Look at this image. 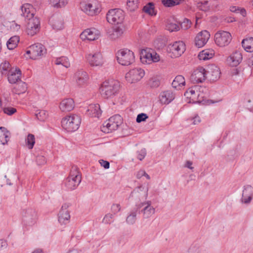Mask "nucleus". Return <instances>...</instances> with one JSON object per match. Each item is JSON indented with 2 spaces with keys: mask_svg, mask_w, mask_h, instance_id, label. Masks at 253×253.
<instances>
[{
  "mask_svg": "<svg viewBox=\"0 0 253 253\" xmlns=\"http://www.w3.org/2000/svg\"><path fill=\"white\" fill-rule=\"evenodd\" d=\"M21 16L25 18L27 23L26 32L28 35L33 36L36 34L41 28L40 21L38 17L34 16V11L32 5L25 3L21 7Z\"/></svg>",
  "mask_w": 253,
  "mask_h": 253,
  "instance_id": "1",
  "label": "nucleus"
},
{
  "mask_svg": "<svg viewBox=\"0 0 253 253\" xmlns=\"http://www.w3.org/2000/svg\"><path fill=\"white\" fill-rule=\"evenodd\" d=\"M120 84L117 81H105L100 87V93L105 98H111L117 95L120 89Z\"/></svg>",
  "mask_w": 253,
  "mask_h": 253,
  "instance_id": "2",
  "label": "nucleus"
},
{
  "mask_svg": "<svg viewBox=\"0 0 253 253\" xmlns=\"http://www.w3.org/2000/svg\"><path fill=\"white\" fill-rule=\"evenodd\" d=\"M81 117L77 115L67 116L62 119L61 125L67 131L73 132L77 130L81 124Z\"/></svg>",
  "mask_w": 253,
  "mask_h": 253,
  "instance_id": "3",
  "label": "nucleus"
},
{
  "mask_svg": "<svg viewBox=\"0 0 253 253\" xmlns=\"http://www.w3.org/2000/svg\"><path fill=\"white\" fill-rule=\"evenodd\" d=\"M81 10L86 14L93 16L100 11V4L96 0H83L80 4Z\"/></svg>",
  "mask_w": 253,
  "mask_h": 253,
  "instance_id": "4",
  "label": "nucleus"
},
{
  "mask_svg": "<svg viewBox=\"0 0 253 253\" xmlns=\"http://www.w3.org/2000/svg\"><path fill=\"white\" fill-rule=\"evenodd\" d=\"M117 59L118 63L123 66H128L135 61L134 53L127 48H123L118 51Z\"/></svg>",
  "mask_w": 253,
  "mask_h": 253,
  "instance_id": "5",
  "label": "nucleus"
},
{
  "mask_svg": "<svg viewBox=\"0 0 253 253\" xmlns=\"http://www.w3.org/2000/svg\"><path fill=\"white\" fill-rule=\"evenodd\" d=\"M81 182V175L77 166H73L70 175L65 181V186L69 190H72L77 188Z\"/></svg>",
  "mask_w": 253,
  "mask_h": 253,
  "instance_id": "6",
  "label": "nucleus"
},
{
  "mask_svg": "<svg viewBox=\"0 0 253 253\" xmlns=\"http://www.w3.org/2000/svg\"><path fill=\"white\" fill-rule=\"evenodd\" d=\"M140 59L143 64H150L152 62H157L160 60V56L151 48H146L141 50Z\"/></svg>",
  "mask_w": 253,
  "mask_h": 253,
  "instance_id": "7",
  "label": "nucleus"
},
{
  "mask_svg": "<svg viewBox=\"0 0 253 253\" xmlns=\"http://www.w3.org/2000/svg\"><path fill=\"white\" fill-rule=\"evenodd\" d=\"M124 18V12L120 9H110L106 14L107 21L112 24L118 25L122 24Z\"/></svg>",
  "mask_w": 253,
  "mask_h": 253,
  "instance_id": "8",
  "label": "nucleus"
},
{
  "mask_svg": "<svg viewBox=\"0 0 253 253\" xmlns=\"http://www.w3.org/2000/svg\"><path fill=\"white\" fill-rule=\"evenodd\" d=\"M122 122L123 119L120 115L113 116L103 123L104 131L107 133L111 132L112 131L117 129Z\"/></svg>",
  "mask_w": 253,
  "mask_h": 253,
  "instance_id": "9",
  "label": "nucleus"
},
{
  "mask_svg": "<svg viewBox=\"0 0 253 253\" xmlns=\"http://www.w3.org/2000/svg\"><path fill=\"white\" fill-rule=\"evenodd\" d=\"M231 40V34L226 31H218L214 35L215 42L220 47H224L228 45Z\"/></svg>",
  "mask_w": 253,
  "mask_h": 253,
  "instance_id": "10",
  "label": "nucleus"
},
{
  "mask_svg": "<svg viewBox=\"0 0 253 253\" xmlns=\"http://www.w3.org/2000/svg\"><path fill=\"white\" fill-rule=\"evenodd\" d=\"M37 220V214L35 209L28 208L24 210L22 213V221L28 226L34 225Z\"/></svg>",
  "mask_w": 253,
  "mask_h": 253,
  "instance_id": "11",
  "label": "nucleus"
},
{
  "mask_svg": "<svg viewBox=\"0 0 253 253\" xmlns=\"http://www.w3.org/2000/svg\"><path fill=\"white\" fill-rule=\"evenodd\" d=\"M144 71L139 68L130 70L126 75V81L130 83H134L140 81L144 76Z\"/></svg>",
  "mask_w": 253,
  "mask_h": 253,
  "instance_id": "12",
  "label": "nucleus"
},
{
  "mask_svg": "<svg viewBox=\"0 0 253 253\" xmlns=\"http://www.w3.org/2000/svg\"><path fill=\"white\" fill-rule=\"evenodd\" d=\"M31 52L30 58L36 60L45 54L46 49L42 44L38 43L31 45Z\"/></svg>",
  "mask_w": 253,
  "mask_h": 253,
  "instance_id": "13",
  "label": "nucleus"
},
{
  "mask_svg": "<svg viewBox=\"0 0 253 253\" xmlns=\"http://www.w3.org/2000/svg\"><path fill=\"white\" fill-rule=\"evenodd\" d=\"M207 71L203 67H199L190 77V80L194 83H202L206 79Z\"/></svg>",
  "mask_w": 253,
  "mask_h": 253,
  "instance_id": "14",
  "label": "nucleus"
},
{
  "mask_svg": "<svg viewBox=\"0 0 253 253\" xmlns=\"http://www.w3.org/2000/svg\"><path fill=\"white\" fill-rule=\"evenodd\" d=\"M87 60L91 66L101 67L104 63V60L100 52L89 54L86 57Z\"/></svg>",
  "mask_w": 253,
  "mask_h": 253,
  "instance_id": "15",
  "label": "nucleus"
},
{
  "mask_svg": "<svg viewBox=\"0 0 253 253\" xmlns=\"http://www.w3.org/2000/svg\"><path fill=\"white\" fill-rule=\"evenodd\" d=\"M70 204L65 203L61 208L58 213V221L61 224H66L69 222L70 215L67 209L69 207Z\"/></svg>",
  "mask_w": 253,
  "mask_h": 253,
  "instance_id": "16",
  "label": "nucleus"
},
{
  "mask_svg": "<svg viewBox=\"0 0 253 253\" xmlns=\"http://www.w3.org/2000/svg\"><path fill=\"white\" fill-rule=\"evenodd\" d=\"M210 34L206 30L202 31L196 36L195 43L197 47L200 48L204 46L210 39Z\"/></svg>",
  "mask_w": 253,
  "mask_h": 253,
  "instance_id": "17",
  "label": "nucleus"
},
{
  "mask_svg": "<svg viewBox=\"0 0 253 253\" xmlns=\"http://www.w3.org/2000/svg\"><path fill=\"white\" fill-rule=\"evenodd\" d=\"M184 43L181 41L175 42L169 46V50L175 57L180 56L185 51Z\"/></svg>",
  "mask_w": 253,
  "mask_h": 253,
  "instance_id": "18",
  "label": "nucleus"
},
{
  "mask_svg": "<svg viewBox=\"0 0 253 253\" xmlns=\"http://www.w3.org/2000/svg\"><path fill=\"white\" fill-rule=\"evenodd\" d=\"M148 188L143 185H141L135 188L131 193L129 198L135 197L139 200L141 199H146L148 196Z\"/></svg>",
  "mask_w": 253,
  "mask_h": 253,
  "instance_id": "19",
  "label": "nucleus"
},
{
  "mask_svg": "<svg viewBox=\"0 0 253 253\" xmlns=\"http://www.w3.org/2000/svg\"><path fill=\"white\" fill-rule=\"evenodd\" d=\"M49 23L54 30H61L64 28L63 19L60 15H53L49 19Z\"/></svg>",
  "mask_w": 253,
  "mask_h": 253,
  "instance_id": "20",
  "label": "nucleus"
},
{
  "mask_svg": "<svg viewBox=\"0 0 253 253\" xmlns=\"http://www.w3.org/2000/svg\"><path fill=\"white\" fill-rule=\"evenodd\" d=\"M7 77L8 82L11 84L18 83L21 81V71L18 68L11 70L6 76Z\"/></svg>",
  "mask_w": 253,
  "mask_h": 253,
  "instance_id": "21",
  "label": "nucleus"
},
{
  "mask_svg": "<svg viewBox=\"0 0 253 253\" xmlns=\"http://www.w3.org/2000/svg\"><path fill=\"white\" fill-rule=\"evenodd\" d=\"M95 29H87L80 34V38L83 41H92L98 38L99 35Z\"/></svg>",
  "mask_w": 253,
  "mask_h": 253,
  "instance_id": "22",
  "label": "nucleus"
},
{
  "mask_svg": "<svg viewBox=\"0 0 253 253\" xmlns=\"http://www.w3.org/2000/svg\"><path fill=\"white\" fill-rule=\"evenodd\" d=\"M253 196V187L250 185L244 186L242 193L241 201L245 204H249L251 202Z\"/></svg>",
  "mask_w": 253,
  "mask_h": 253,
  "instance_id": "23",
  "label": "nucleus"
},
{
  "mask_svg": "<svg viewBox=\"0 0 253 253\" xmlns=\"http://www.w3.org/2000/svg\"><path fill=\"white\" fill-rule=\"evenodd\" d=\"M242 59L241 53L236 51L227 58V62L231 66L236 67L241 62Z\"/></svg>",
  "mask_w": 253,
  "mask_h": 253,
  "instance_id": "24",
  "label": "nucleus"
},
{
  "mask_svg": "<svg viewBox=\"0 0 253 253\" xmlns=\"http://www.w3.org/2000/svg\"><path fill=\"white\" fill-rule=\"evenodd\" d=\"M144 207L141 212L143 214V217L147 218L153 215L155 211V209L151 206V202L150 201L146 202L141 203L139 208Z\"/></svg>",
  "mask_w": 253,
  "mask_h": 253,
  "instance_id": "25",
  "label": "nucleus"
},
{
  "mask_svg": "<svg viewBox=\"0 0 253 253\" xmlns=\"http://www.w3.org/2000/svg\"><path fill=\"white\" fill-rule=\"evenodd\" d=\"M86 114L91 117L99 118L102 114L100 105L98 104H91L88 105Z\"/></svg>",
  "mask_w": 253,
  "mask_h": 253,
  "instance_id": "26",
  "label": "nucleus"
},
{
  "mask_svg": "<svg viewBox=\"0 0 253 253\" xmlns=\"http://www.w3.org/2000/svg\"><path fill=\"white\" fill-rule=\"evenodd\" d=\"M205 89L203 87L195 85L191 87H189L184 93V96L190 99V101H195L196 94L198 93V90L202 89L203 91V89Z\"/></svg>",
  "mask_w": 253,
  "mask_h": 253,
  "instance_id": "27",
  "label": "nucleus"
},
{
  "mask_svg": "<svg viewBox=\"0 0 253 253\" xmlns=\"http://www.w3.org/2000/svg\"><path fill=\"white\" fill-rule=\"evenodd\" d=\"M87 73L83 70H79L75 74L74 79L78 84L81 86L86 83L88 79Z\"/></svg>",
  "mask_w": 253,
  "mask_h": 253,
  "instance_id": "28",
  "label": "nucleus"
},
{
  "mask_svg": "<svg viewBox=\"0 0 253 253\" xmlns=\"http://www.w3.org/2000/svg\"><path fill=\"white\" fill-rule=\"evenodd\" d=\"M207 72L211 81H215L220 78L221 74L220 69L214 65H211L209 66V70Z\"/></svg>",
  "mask_w": 253,
  "mask_h": 253,
  "instance_id": "29",
  "label": "nucleus"
},
{
  "mask_svg": "<svg viewBox=\"0 0 253 253\" xmlns=\"http://www.w3.org/2000/svg\"><path fill=\"white\" fill-rule=\"evenodd\" d=\"M159 98L161 103L168 104L174 99V95L171 91L167 90L160 94Z\"/></svg>",
  "mask_w": 253,
  "mask_h": 253,
  "instance_id": "30",
  "label": "nucleus"
},
{
  "mask_svg": "<svg viewBox=\"0 0 253 253\" xmlns=\"http://www.w3.org/2000/svg\"><path fill=\"white\" fill-rule=\"evenodd\" d=\"M59 107L63 112L70 111L74 108V101L72 98L64 99L60 103Z\"/></svg>",
  "mask_w": 253,
  "mask_h": 253,
  "instance_id": "31",
  "label": "nucleus"
},
{
  "mask_svg": "<svg viewBox=\"0 0 253 253\" xmlns=\"http://www.w3.org/2000/svg\"><path fill=\"white\" fill-rule=\"evenodd\" d=\"M10 132L4 127L0 126V144L5 145L9 139Z\"/></svg>",
  "mask_w": 253,
  "mask_h": 253,
  "instance_id": "32",
  "label": "nucleus"
},
{
  "mask_svg": "<svg viewBox=\"0 0 253 253\" xmlns=\"http://www.w3.org/2000/svg\"><path fill=\"white\" fill-rule=\"evenodd\" d=\"M27 88V84L23 82L20 81L17 83L12 89L13 92L15 94H20L25 92Z\"/></svg>",
  "mask_w": 253,
  "mask_h": 253,
  "instance_id": "33",
  "label": "nucleus"
},
{
  "mask_svg": "<svg viewBox=\"0 0 253 253\" xmlns=\"http://www.w3.org/2000/svg\"><path fill=\"white\" fill-rule=\"evenodd\" d=\"M166 29L170 32L178 31L179 26L173 19H168L166 24Z\"/></svg>",
  "mask_w": 253,
  "mask_h": 253,
  "instance_id": "34",
  "label": "nucleus"
},
{
  "mask_svg": "<svg viewBox=\"0 0 253 253\" xmlns=\"http://www.w3.org/2000/svg\"><path fill=\"white\" fill-rule=\"evenodd\" d=\"M185 84V80L184 78L181 75H177L173 80L171 85L173 88L178 89L179 87L183 86Z\"/></svg>",
  "mask_w": 253,
  "mask_h": 253,
  "instance_id": "35",
  "label": "nucleus"
},
{
  "mask_svg": "<svg viewBox=\"0 0 253 253\" xmlns=\"http://www.w3.org/2000/svg\"><path fill=\"white\" fill-rule=\"evenodd\" d=\"M213 54L214 53L213 50L205 49L199 53L198 58L200 60L205 61L211 58Z\"/></svg>",
  "mask_w": 253,
  "mask_h": 253,
  "instance_id": "36",
  "label": "nucleus"
},
{
  "mask_svg": "<svg viewBox=\"0 0 253 253\" xmlns=\"http://www.w3.org/2000/svg\"><path fill=\"white\" fill-rule=\"evenodd\" d=\"M243 47L248 52L253 51V38L244 39L242 42Z\"/></svg>",
  "mask_w": 253,
  "mask_h": 253,
  "instance_id": "37",
  "label": "nucleus"
},
{
  "mask_svg": "<svg viewBox=\"0 0 253 253\" xmlns=\"http://www.w3.org/2000/svg\"><path fill=\"white\" fill-rule=\"evenodd\" d=\"M19 42V37L18 36H13L10 38L6 42V45L8 49L12 50L14 49Z\"/></svg>",
  "mask_w": 253,
  "mask_h": 253,
  "instance_id": "38",
  "label": "nucleus"
},
{
  "mask_svg": "<svg viewBox=\"0 0 253 253\" xmlns=\"http://www.w3.org/2000/svg\"><path fill=\"white\" fill-rule=\"evenodd\" d=\"M143 11L151 16L156 15V12L155 10L154 4L153 2H150L143 6Z\"/></svg>",
  "mask_w": 253,
  "mask_h": 253,
  "instance_id": "39",
  "label": "nucleus"
},
{
  "mask_svg": "<svg viewBox=\"0 0 253 253\" xmlns=\"http://www.w3.org/2000/svg\"><path fill=\"white\" fill-rule=\"evenodd\" d=\"M14 68H11L10 65L8 62L5 61L2 62L0 65V70L2 75L6 76L10 71Z\"/></svg>",
  "mask_w": 253,
  "mask_h": 253,
  "instance_id": "40",
  "label": "nucleus"
},
{
  "mask_svg": "<svg viewBox=\"0 0 253 253\" xmlns=\"http://www.w3.org/2000/svg\"><path fill=\"white\" fill-rule=\"evenodd\" d=\"M126 4L129 11H134L138 8L140 2L139 0H127Z\"/></svg>",
  "mask_w": 253,
  "mask_h": 253,
  "instance_id": "41",
  "label": "nucleus"
},
{
  "mask_svg": "<svg viewBox=\"0 0 253 253\" xmlns=\"http://www.w3.org/2000/svg\"><path fill=\"white\" fill-rule=\"evenodd\" d=\"M55 63L56 65H61L66 68H68L70 66L68 58L65 56L57 58Z\"/></svg>",
  "mask_w": 253,
  "mask_h": 253,
  "instance_id": "42",
  "label": "nucleus"
},
{
  "mask_svg": "<svg viewBox=\"0 0 253 253\" xmlns=\"http://www.w3.org/2000/svg\"><path fill=\"white\" fill-rule=\"evenodd\" d=\"M137 211V210H135L130 211V213L126 218V222L127 224L132 225L135 223L136 220Z\"/></svg>",
  "mask_w": 253,
  "mask_h": 253,
  "instance_id": "43",
  "label": "nucleus"
},
{
  "mask_svg": "<svg viewBox=\"0 0 253 253\" xmlns=\"http://www.w3.org/2000/svg\"><path fill=\"white\" fill-rule=\"evenodd\" d=\"M25 141L27 147L29 149H32L35 144V138L34 135L31 133L28 134L25 139Z\"/></svg>",
  "mask_w": 253,
  "mask_h": 253,
  "instance_id": "44",
  "label": "nucleus"
},
{
  "mask_svg": "<svg viewBox=\"0 0 253 253\" xmlns=\"http://www.w3.org/2000/svg\"><path fill=\"white\" fill-rule=\"evenodd\" d=\"M185 0H162V3L166 7H172L181 3Z\"/></svg>",
  "mask_w": 253,
  "mask_h": 253,
  "instance_id": "45",
  "label": "nucleus"
},
{
  "mask_svg": "<svg viewBox=\"0 0 253 253\" xmlns=\"http://www.w3.org/2000/svg\"><path fill=\"white\" fill-rule=\"evenodd\" d=\"M69 0H49L50 4L55 7L59 8L65 6Z\"/></svg>",
  "mask_w": 253,
  "mask_h": 253,
  "instance_id": "46",
  "label": "nucleus"
},
{
  "mask_svg": "<svg viewBox=\"0 0 253 253\" xmlns=\"http://www.w3.org/2000/svg\"><path fill=\"white\" fill-rule=\"evenodd\" d=\"M123 28L121 26H118L113 29V32L110 36L112 39H115L120 37L123 34Z\"/></svg>",
  "mask_w": 253,
  "mask_h": 253,
  "instance_id": "47",
  "label": "nucleus"
},
{
  "mask_svg": "<svg viewBox=\"0 0 253 253\" xmlns=\"http://www.w3.org/2000/svg\"><path fill=\"white\" fill-rule=\"evenodd\" d=\"M201 91H202V89H200V90H198V93H197L196 94L195 101H194V100L193 101H189V103H201L205 101V99H204L205 96H203V94L200 93Z\"/></svg>",
  "mask_w": 253,
  "mask_h": 253,
  "instance_id": "48",
  "label": "nucleus"
},
{
  "mask_svg": "<svg viewBox=\"0 0 253 253\" xmlns=\"http://www.w3.org/2000/svg\"><path fill=\"white\" fill-rule=\"evenodd\" d=\"M3 113L8 116H11L16 112L17 110L15 108L12 107H2Z\"/></svg>",
  "mask_w": 253,
  "mask_h": 253,
  "instance_id": "49",
  "label": "nucleus"
},
{
  "mask_svg": "<svg viewBox=\"0 0 253 253\" xmlns=\"http://www.w3.org/2000/svg\"><path fill=\"white\" fill-rule=\"evenodd\" d=\"M148 84L151 87L155 88L160 85V81L158 78H152L149 80Z\"/></svg>",
  "mask_w": 253,
  "mask_h": 253,
  "instance_id": "50",
  "label": "nucleus"
},
{
  "mask_svg": "<svg viewBox=\"0 0 253 253\" xmlns=\"http://www.w3.org/2000/svg\"><path fill=\"white\" fill-rule=\"evenodd\" d=\"M36 118L40 121H44L47 116V113L43 111H41L36 114Z\"/></svg>",
  "mask_w": 253,
  "mask_h": 253,
  "instance_id": "51",
  "label": "nucleus"
},
{
  "mask_svg": "<svg viewBox=\"0 0 253 253\" xmlns=\"http://www.w3.org/2000/svg\"><path fill=\"white\" fill-rule=\"evenodd\" d=\"M191 25V21L189 19L185 18L183 21L181 23L180 26L182 29L187 30L190 27Z\"/></svg>",
  "mask_w": 253,
  "mask_h": 253,
  "instance_id": "52",
  "label": "nucleus"
},
{
  "mask_svg": "<svg viewBox=\"0 0 253 253\" xmlns=\"http://www.w3.org/2000/svg\"><path fill=\"white\" fill-rule=\"evenodd\" d=\"M114 217V214L111 213H108L105 215L103 219V222L105 224H110L112 220V219Z\"/></svg>",
  "mask_w": 253,
  "mask_h": 253,
  "instance_id": "53",
  "label": "nucleus"
},
{
  "mask_svg": "<svg viewBox=\"0 0 253 253\" xmlns=\"http://www.w3.org/2000/svg\"><path fill=\"white\" fill-rule=\"evenodd\" d=\"M148 118V116L145 113H140L139 114L136 119V121L137 123H141L142 122L145 121L147 118Z\"/></svg>",
  "mask_w": 253,
  "mask_h": 253,
  "instance_id": "54",
  "label": "nucleus"
},
{
  "mask_svg": "<svg viewBox=\"0 0 253 253\" xmlns=\"http://www.w3.org/2000/svg\"><path fill=\"white\" fill-rule=\"evenodd\" d=\"M137 153V159L140 161H142L144 159L146 155V150L145 148H143L140 151H138Z\"/></svg>",
  "mask_w": 253,
  "mask_h": 253,
  "instance_id": "55",
  "label": "nucleus"
},
{
  "mask_svg": "<svg viewBox=\"0 0 253 253\" xmlns=\"http://www.w3.org/2000/svg\"><path fill=\"white\" fill-rule=\"evenodd\" d=\"M121 210V206L119 204H114L111 207V211L114 215L119 212Z\"/></svg>",
  "mask_w": 253,
  "mask_h": 253,
  "instance_id": "56",
  "label": "nucleus"
},
{
  "mask_svg": "<svg viewBox=\"0 0 253 253\" xmlns=\"http://www.w3.org/2000/svg\"><path fill=\"white\" fill-rule=\"evenodd\" d=\"M185 253H200V250L198 247L192 246Z\"/></svg>",
  "mask_w": 253,
  "mask_h": 253,
  "instance_id": "57",
  "label": "nucleus"
},
{
  "mask_svg": "<svg viewBox=\"0 0 253 253\" xmlns=\"http://www.w3.org/2000/svg\"><path fill=\"white\" fill-rule=\"evenodd\" d=\"M36 162L38 165H42L46 163L45 158L43 156H38L36 158Z\"/></svg>",
  "mask_w": 253,
  "mask_h": 253,
  "instance_id": "58",
  "label": "nucleus"
},
{
  "mask_svg": "<svg viewBox=\"0 0 253 253\" xmlns=\"http://www.w3.org/2000/svg\"><path fill=\"white\" fill-rule=\"evenodd\" d=\"M99 163L100 165L105 169H108L110 167V163L108 161L104 160H100Z\"/></svg>",
  "mask_w": 253,
  "mask_h": 253,
  "instance_id": "59",
  "label": "nucleus"
},
{
  "mask_svg": "<svg viewBox=\"0 0 253 253\" xmlns=\"http://www.w3.org/2000/svg\"><path fill=\"white\" fill-rule=\"evenodd\" d=\"M7 247V241L3 239L0 240V250L6 249Z\"/></svg>",
  "mask_w": 253,
  "mask_h": 253,
  "instance_id": "60",
  "label": "nucleus"
},
{
  "mask_svg": "<svg viewBox=\"0 0 253 253\" xmlns=\"http://www.w3.org/2000/svg\"><path fill=\"white\" fill-rule=\"evenodd\" d=\"M145 171L144 170L141 169L137 172L136 176L138 179H140L144 175V174H145Z\"/></svg>",
  "mask_w": 253,
  "mask_h": 253,
  "instance_id": "61",
  "label": "nucleus"
},
{
  "mask_svg": "<svg viewBox=\"0 0 253 253\" xmlns=\"http://www.w3.org/2000/svg\"><path fill=\"white\" fill-rule=\"evenodd\" d=\"M201 122L200 118L199 116H196L193 118V124L194 125H197Z\"/></svg>",
  "mask_w": 253,
  "mask_h": 253,
  "instance_id": "62",
  "label": "nucleus"
},
{
  "mask_svg": "<svg viewBox=\"0 0 253 253\" xmlns=\"http://www.w3.org/2000/svg\"><path fill=\"white\" fill-rule=\"evenodd\" d=\"M230 10L233 12L239 13L240 8L237 6H232L231 7Z\"/></svg>",
  "mask_w": 253,
  "mask_h": 253,
  "instance_id": "63",
  "label": "nucleus"
},
{
  "mask_svg": "<svg viewBox=\"0 0 253 253\" xmlns=\"http://www.w3.org/2000/svg\"><path fill=\"white\" fill-rule=\"evenodd\" d=\"M192 162L190 161H187L185 167L189 168L190 169H194L193 167H192Z\"/></svg>",
  "mask_w": 253,
  "mask_h": 253,
  "instance_id": "64",
  "label": "nucleus"
}]
</instances>
